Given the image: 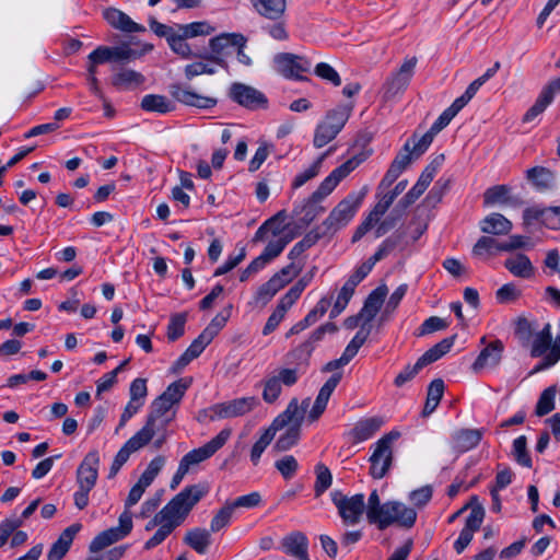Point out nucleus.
<instances>
[{
    "label": "nucleus",
    "mask_w": 560,
    "mask_h": 560,
    "mask_svg": "<svg viewBox=\"0 0 560 560\" xmlns=\"http://www.w3.org/2000/svg\"><path fill=\"white\" fill-rule=\"evenodd\" d=\"M255 10L269 20L280 19L285 11V0H250Z\"/></svg>",
    "instance_id": "72a5a7b5"
},
{
    "label": "nucleus",
    "mask_w": 560,
    "mask_h": 560,
    "mask_svg": "<svg viewBox=\"0 0 560 560\" xmlns=\"http://www.w3.org/2000/svg\"><path fill=\"white\" fill-rule=\"evenodd\" d=\"M326 234L324 231L323 233H319L317 229L312 230L308 232L300 242H298L289 252V259L294 260L299 256H301L306 249L314 246L322 237Z\"/></svg>",
    "instance_id": "a18cd8bd"
},
{
    "label": "nucleus",
    "mask_w": 560,
    "mask_h": 560,
    "mask_svg": "<svg viewBox=\"0 0 560 560\" xmlns=\"http://www.w3.org/2000/svg\"><path fill=\"white\" fill-rule=\"evenodd\" d=\"M191 384V380L179 378L167 386V388L161 394L172 405L179 404L184 397L186 390Z\"/></svg>",
    "instance_id": "c03bdc74"
},
{
    "label": "nucleus",
    "mask_w": 560,
    "mask_h": 560,
    "mask_svg": "<svg viewBox=\"0 0 560 560\" xmlns=\"http://www.w3.org/2000/svg\"><path fill=\"white\" fill-rule=\"evenodd\" d=\"M353 106L352 105H340L329 110L326 114L325 122L334 127L337 131H341L348 121Z\"/></svg>",
    "instance_id": "a19ab883"
},
{
    "label": "nucleus",
    "mask_w": 560,
    "mask_h": 560,
    "mask_svg": "<svg viewBox=\"0 0 560 560\" xmlns=\"http://www.w3.org/2000/svg\"><path fill=\"white\" fill-rule=\"evenodd\" d=\"M316 268L314 267L311 271L301 277L293 287L280 299V303L290 308L301 296L305 288L311 283L314 278Z\"/></svg>",
    "instance_id": "4c0bfd02"
},
{
    "label": "nucleus",
    "mask_w": 560,
    "mask_h": 560,
    "mask_svg": "<svg viewBox=\"0 0 560 560\" xmlns=\"http://www.w3.org/2000/svg\"><path fill=\"white\" fill-rule=\"evenodd\" d=\"M457 335L442 339L440 342L427 350L419 359V366H427L446 354L453 347Z\"/></svg>",
    "instance_id": "473e14b6"
},
{
    "label": "nucleus",
    "mask_w": 560,
    "mask_h": 560,
    "mask_svg": "<svg viewBox=\"0 0 560 560\" xmlns=\"http://www.w3.org/2000/svg\"><path fill=\"white\" fill-rule=\"evenodd\" d=\"M341 378H342V373H340V372L334 373L325 382V384L320 387L318 395L315 399V402L307 416V418L311 422L318 420L319 417L324 413V411L327 407L328 400H329L331 394L334 393V390L336 389V387L338 386V384L340 383Z\"/></svg>",
    "instance_id": "6ab92c4d"
},
{
    "label": "nucleus",
    "mask_w": 560,
    "mask_h": 560,
    "mask_svg": "<svg viewBox=\"0 0 560 560\" xmlns=\"http://www.w3.org/2000/svg\"><path fill=\"white\" fill-rule=\"evenodd\" d=\"M209 492L207 483H196L185 487L177 493L162 511L170 522H179L188 516L194 506Z\"/></svg>",
    "instance_id": "f257e3e1"
},
{
    "label": "nucleus",
    "mask_w": 560,
    "mask_h": 560,
    "mask_svg": "<svg viewBox=\"0 0 560 560\" xmlns=\"http://www.w3.org/2000/svg\"><path fill=\"white\" fill-rule=\"evenodd\" d=\"M145 78L142 73L131 69H121L113 77V85L119 90H132L143 84Z\"/></svg>",
    "instance_id": "f704fd0d"
},
{
    "label": "nucleus",
    "mask_w": 560,
    "mask_h": 560,
    "mask_svg": "<svg viewBox=\"0 0 560 560\" xmlns=\"http://www.w3.org/2000/svg\"><path fill=\"white\" fill-rule=\"evenodd\" d=\"M179 526V522H166L155 532V534L145 541L144 549L151 550L156 546L161 545L172 532Z\"/></svg>",
    "instance_id": "13d9d810"
},
{
    "label": "nucleus",
    "mask_w": 560,
    "mask_h": 560,
    "mask_svg": "<svg viewBox=\"0 0 560 560\" xmlns=\"http://www.w3.org/2000/svg\"><path fill=\"white\" fill-rule=\"evenodd\" d=\"M501 242L491 236H481L472 247V255L482 257L486 254H492L494 250L500 252Z\"/></svg>",
    "instance_id": "e2e57ef3"
},
{
    "label": "nucleus",
    "mask_w": 560,
    "mask_h": 560,
    "mask_svg": "<svg viewBox=\"0 0 560 560\" xmlns=\"http://www.w3.org/2000/svg\"><path fill=\"white\" fill-rule=\"evenodd\" d=\"M366 192L368 188L363 187L361 191H351L339 201L322 224L325 232L337 231L346 226L361 207Z\"/></svg>",
    "instance_id": "7ed1b4c3"
},
{
    "label": "nucleus",
    "mask_w": 560,
    "mask_h": 560,
    "mask_svg": "<svg viewBox=\"0 0 560 560\" xmlns=\"http://www.w3.org/2000/svg\"><path fill=\"white\" fill-rule=\"evenodd\" d=\"M470 509L471 511L466 518L464 528L472 533H476L477 530H479L485 517V509L478 502L477 495L471 497Z\"/></svg>",
    "instance_id": "79ce46f5"
},
{
    "label": "nucleus",
    "mask_w": 560,
    "mask_h": 560,
    "mask_svg": "<svg viewBox=\"0 0 560 560\" xmlns=\"http://www.w3.org/2000/svg\"><path fill=\"white\" fill-rule=\"evenodd\" d=\"M388 293V289L385 284H382L374 289L365 299L363 307L360 310V316H363V323L370 324L381 310L385 298Z\"/></svg>",
    "instance_id": "b1692460"
},
{
    "label": "nucleus",
    "mask_w": 560,
    "mask_h": 560,
    "mask_svg": "<svg viewBox=\"0 0 560 560\" xmlns=\"http://www.w3.org/2000/svg\"><path fill=\"white\" fill-rule=\"evenodd\" d=\"M290 427L281 434L275 443V450L278 452H285L293 447L300 440L301 424L300 422L292 421Z\"/></svg>",
    "instance_id": "ea45409f"
},
{
    "label": "nucleus",
    "mask_w": 560,
    "mask_h": 560,
    "mask_svg": "<svg viewBox=\"0 0 560 560\" xmlns=\"http://www.w3.org/2000/svg\"><path fill=\"white\" fill-rule=\"evenodd\" d=\"M275 467L281 474L283 479L290 480L295 476L299 469V463L293 455H285L276 460Z\"/></svg>",
    "instance_id": "bf43d9fd"
},
{
    "label": "nucleus",
    "mask_w": 560,
    "mask_h": 560,
    "mask_svg": "<svg viewBox=\"0 0 560 560\" xmlns=\"http://www.w3.org/2000/svg\"><path fill=\"white\" fill-rule=\"evenodd\" d=\"M211 530L196 527L186 533L184 542L199 555H205L211 545Z\"/></svg>",
    "instance_id": "7c9ffc66"
},
{
    "label": "nucleus",
    "mask_w": 560,
    "mask_h": 560,
    "mask_svg": "<svg viewBox=\"0 0 560 560\" xmlns=\"http://www.w3.org/2000/svg\"><path fill=\"white\" fill-rule=\"evenodd\" d=\"M280 380L271 376L264 382L262 399L268 404H273L281 394Z\"/></svg>",
    "instance_id": "774afa93"
},
{
    "label": "nucleus",
    "mask_w": 560,
    "mask_h": 560,
    "mask_svg": "<svg viewBox=\"0 0 560 560\" xmlns=\"http://www.w3.org/2000/svg\"><path fill=\"white\" fill-rule=\"evenodd\" d=\"M103 18L114 28L125 33H143L145 27L133 22L128 14L116 8H107L103 11Z\"/></svg>",
    "instance_id": "aec40b11"
},
{
    "label": "nucleus",
    "mask_w": 560,
    "mask_h": 560,
    "mask_svg": "<svg viewBox=\"0 0 560 560\" xmlns=\"http://www.w3.org/2000/svg\"><path fill=\"white\" fill-rule=\"evenodd\" d=\"M294 238L293 234H285L275 241H270L261 253L262 257L270 262L272 259L278 257L285 246Z\"/></svg>",
    "instance_id": "864d4df0"
},
{
    "label": "nucleus",
    "mask_w": 560,
    "mask_h": 560,
    "mask_svg": "<svg viewBox=\"0 0 560 560\" xmlns=\"http://www.w3.org/2000/svg\"><path fill=\"white\" fill-rule=\"evenodd\" d=\"M316 480L314 485L315 497H320L326 490L329 489L332 482V476L327 466L319 463L315 467Z\"/></svg>",
    "instance_id": "09e8293b"
},
{
    "label": "nucleus",
    "mask_w": 560,
    "mask_h": 560,
    "mask_svg": "<svg viewBox=\"0 0 560 560\" xmlns=\"http://www.w3.org/2000/svg\"><path fill=\"white\" fill-rule=\"evenodd\" d=\"M229 97L234 103L249 110L265 109L268 107V98L262 92L241 82L231 84Z\"/></svg>",
    "instance_id": "9b49d317"
},
{
    "label": "nucleus",
    "mask_w": 560,
    "mask_h": 560,
    "mask_svg": "<svg viewBox=\"0 0 560 560\" xmlns=\"http://www.w3.org/2000/svg\"><path fill=\"white\" fill-rule=\"evenodd\" d=\"M119 526L110 527L106 530L101 532L91 541L89 549L91 552H100L108 546L124 539L132 530V516L129 511H124L119 515Z\"/></svg>",
    "instance_id": "0eeeda50"
},
{
    "label": "nucleus",
    "mask_w": 560,
    "mask_h": 560,
    "mask_svg": "<svg viewBox=\"0 0 560 560\" xmlns=\"http://www.w3.org/2000/svg\"><path fill=\"white\" fill-rule=\"evenodd\" d=\"M141 108L145 112L167 114L175 109V105L164 95L148 94L142 97Z\"/></svg>",
    "instance_id": "c9c22d12"
},
{
    "label": "nucleus",
    "mask_w": 560,
    "mask_h": 560,
    "mask_svg": "<svg viewBox=\"0 0 560 560\" xmlns=\"http://www.w3.org/2000/svg\"><path fill=\"white\" fill-rule=\"evenodd\" d=\"M330 152L331 149L323 153L308 168L298 174L292 182V188L298 189L308 180L315 178L319 174L324 160Z\"/></svg>",
    "instance_id": "37998d69"
},
{
    "label": "nucleus",
    "mask_w": 560,
    "mask_h": 560,
    "mask_svg": "<svg viewBox=\"0 0 560 560\" xmlns=\"http://www.w3.org/2000/svg\"><path fill=\"white\" fill-rule=\"evenodd\" d=\"M313 350L314 346H312V341H304L295 349H293L291 352H289L288 357L290 358V362L292 363H296L298 365H307Z\"/></svg>",
    "instance_id": "69168bd1"
},
{
    "label": "nucleus",
    "mask_w": 560,
    "mask_h": 560,
    "mask_svg": "<svg viewBox=\"0 0 560 560\" xmlns=\"http://www.w3.org/2000/svg\"><path fill=\"white\" fill-rule=\"evenodd\" d=\"M514 335L523 348H528L534 337L533 324L526 317H518L515 320Z\"/></svg>",
    "instance_id": "49530a36"
},
{
    "label": "nucleus",
    "mask_w": 560,
    "mask_h": 560,
    "mask_svg": "<svg viewBox=\"0 0 560 560\" xmlns=\"http://www.w3.org/2000/svg\"><path fill=\"white\" fill-rule=\"evenodd\" d=\"M480 429H460L452 435V447L458 453H465L475 448L482 439Z\"/></svg>",
    "instance_id": "5701e85b"
},
{
    "label": "nucleus",
    "mask_w": 560,
    "mask_h": 560,
    "mask_svg": "<svg viewBox=\"0 0 560 560\" xmlns=\"http://www.w3.org/2000/svg\"><path fill=\"white\" fill-rule=\"evenodd\" d=\"M231 429L221 430L213 439L207 442L205 445L198 448H194L184 455L179 464L187 468L189 471L190 467L198 465L199 463L213 456L223 445L228 442L231 436Z\"/></svg>",
    "instance_id": "9d476101"
},
{
    "label": "nucleus",
    "mask_w": 560,
    "mask_h": 560,
    "mask_svg": "<svg viewBox=\"0 0 560 560\" xmlns=\"http://www.w3.org/2000/svg\"><path fill=\"white\" fill-rule=\"evenodd\" d=\"M100 454L97 450L90 451L77 469V482L81 488L93 489L98 477Z\"/></svg>",
    "instance_id": "dca6fc26"
},
{
    "label": "nucleus",
    "mask_w": 560,
    "mask_h": 560,
    "mask_svg": "<svg viewBox=\"0 0 560 560\" xmlns=\"http://www.w3.org/2000/svg\"><path fill=\"white\" fill-rule=\"evenodd\" d=\"M173 406L174 405L167 401L163 396L160 395L156 397L151 404L150 413L147 417L144 425L140 430H147V435L149 434L150 438L153 439L158 420L165 416Z\"/></svg>",
    "instance_id": "bb28decb"
},
{
    "label": "nucleus",
    "mask_w": 560,
    "mask_h": 560,
    "mask_svg": "<svg viewBox=\"0 0 560 560\" xmlns=\"http://www.w3.org/2000/svg\"><path fill=\"white\" fill-rule=\"evenodd\" d=\"M322 200L314 199L312 194L302 207L301 222L304 225L311 224L319 214L325 212V208L320 206Z\"/></svg>",
    "instance_id": "3c124183"
},
{
    "label": "nucleus",
    "mask_w": 560,
    "mask_h": 560,
    "mask_svg": "<svg viewBox=\"0 0 560 560\" xmlns=\"http://www.w3.org/2000/svg\"><path fill=\"white\" fill-rule=\"evenodd\" d=\"M168 93L175 101L186 106H192L200 109L212 108L218 103L217 98L198 94L180 83L171 84L168 86Z\"/></svg>",
    "instance_id": "2eb2a0df"
},
{
    "label": "nucleus",
    "mask_w": 560,
    "mask_h": 560,
    "mask_svg": "<svg viewBox=\"0 0 560 560\" xmlns=\"http://www.w3.org/2000/svg\"><path fill=\"white\" fill-rule=\"evenodd\" d=\"M295 402H293L289 408H285L283 412H281L278 417L273 419L270 427L267 428L262 432L260 438L255 442L250 450V462L253 463L254 466L258 465L262 453L272 442L276 433L279 430H282L284 427L289 425V422L292 419V416L295 413Z\"/></svg>",
    "instance_id": "423d86ee"
},
{
    "label": "nucleus",
    "mask_w": 560,
    "mask_h": 560,
    "mask_svg": "<svg viewBox=\"0 0 560 560\" xmlns=\"http://www.w3.org/2000/svg\"><path fill=\"white\" fill-rule=\"evenodd\" d=\"M287 219V212L285 210L278 211L275 215L266 220L256 231L253 242L259 243L264 242L267 238L268 233L270 232L273 236H279L282 231L283 226L282 223Z\"/></svg>",
    "instance_id": "c756f323"
},
{
    "label": "nucleus",
    "mask_w": 560,
    "mask_h": 560,
    "mask_svg": "<svg viewBox=\"0 0 560 560\" xmlns=\"http://www.w3.org/2000/svg\"><path fill=\"white\" fill-rule=\"evenodd\" d=\"M555 387H548L540 394L535 409L538 417L546 416L555 409Z\"/></svg>",
    "instance_id": "052dcab7"
},
{
    "label": "nucleus",
    "mask_w": 560,
    "mask_h": 560,
    "mask_svg": "<svg viewBox=\"0 0 560 560\" xmlns=\"http://www.w3.org/2000/svg\"><path fill=\"white\" fill-rule=\"evenodd\" d=\"M273 66L282 77L304 81L306 77L303 73L308 72L312 65L305 57L291 52H280L275 56Z\"/></svg>",
    "instance_id": "1a4fd4ad"
},
{
    "label": "nucleus",
    "mask_w": 560,
    "mask_h": 560,
    "mask_svg": "<svg viewBox=\"0 0 560 560\" xmlns=\"http://www.w3.org/2000/svg\"><path fill=\"white\" fill-rule=\"evenodd\" d=\"M370 155V152H361L353 155L351 159L336 167L313 192L314 199L323 200L338 186V184L346 178L352 171H354L361 163H363Z\"/></svg>",
    "instance_id": "39448f33"
},
{
    "label": "nucleus",
    "mask_w": 560,
    "mask_h": 560,
    "mask_svg": "<svg viewBox=\"0 0 560 560\" xmlns=\"http://www.w3.org/2000/svg\"><path fill=\"white\" fill-rule=\"evenodd\" d=\"M526 177L539 190L549 189L553 182L552 172L544 166H535L527 170Z\"/></svg>",
    "instance_id": "58836bf2"
},
{
    "label": "nucleus",
    "mask_w": 560,
    "mask_h": 560,
    "mask_svg": "<svg viewBox=\"0 0 560 560\" xmlns=\"http://www.w3.org/2000/svg\"><path fill=\"white\" fill-rule=\"evenodd\" d=\"M177 28L187 38H192V37L201 36V35H209L214 31V28L211 27L207 22H192L189 24H177Z\"/></svg>",
    "instance_id": "680f3d73"
},
{
    "label": "nucleus",
    "mask_w": 560,
    "mask_h": 560,
    "mask_svg": "<svg viewBox=\"0 0 560 560\" xmlns=\"http://www.w3.org/2000/svg\"><path fill=\"white\" fill-rule=\"evenodd\" d=\"M338 133H339V131H337L334 127H331L330 125H328L325 121H322L320 124H318V126L316 127V130H315L314 140H313L314 147L323 148L324 145L329 143L331 140H334Z\"/></svg>",
    "instance_id": "4d7b16f0"
},
{
    "label": "nucleus",
    "mask_w": 560,
    "mask_h": 560,
    "mask_svg": "<svg viewBox=\"0 0 560 560\" xmlns=\"http://www.w3.org/2000/svg\"><path fill=\"white\" fill-rule=\"evenodd\" d=\"M370 524H375L380 530L386 529L393 524L411 528L417 520V512L404 503L389 501L375 510L374 517H366Z\"/></svg>",
    "instance_id": "f03ea898"
},
{
    "label": "nucleus",
    "mask_w": 560,
    "mask_h": 560,
    "mask_svg": "<svg viewBox=\"0 0 560 560\" xmlns=\"http://www.w3.org/2000/svg\"><path fill=\"white\" fill-rule=\"evenodd\" d=\"M504 345L500 339L488 343L479 353L472 364L474 371H480L485 368H497L502 359Z\"/></svg>",
    "instance_id": "412c9836"
},
{
    "label": "nucleus",
    "mask_w": 560,
    "mask_h": 560,
    "mask_svg": "<svg viewBox=\"0 0 560 560\" xmlns=\"http://www.w3.org/2000/svg\"><path fill=\"white\" fill-rule=\"evenodd\" d=\"M282 546L288 555L299 560H311L307 553L308 540L302 532H293L282 539Z\"/></svg>",
    "instance_id": "a878e982"
},
{
    "label": "nucleus",
    "mask_w": 560,
    "mask_h": 560,
    "mask_svg": "<svg viewBox=\"0 0 560 560\" xmlns=\"http://www.w3.org/2000/svg\"><path fill=\"white\" fill-rule=\"evenodd\" d=\"M504 267L518 278L528 279L534 275V266L525 254H516L506 258Z\"/></svg>",
    "instance_id": "2f4dec72"
},
{
    "label": "nucleus",
    "mask_w": 560,
    "mask_h": 560,
    "mask_svg": "<svg viewBox=\"0 0 560 560\" xmlns=\"http://www.w3.org/2000/svg\"><path fill=\"white\" fill-rule=\"evenodd\" d=\"M552 342L551 325L547 323L542 329L534 335L530 342V355L538 358L548 351Z\"/></svg>",
    "instance_id": "e433bc0d"
},
{
    "label": "nucleus",
    "mask_w": 560,
    "mask_h": 560,
    "mask_svg": "<svg viewBox=\"0 0 560 560\" xmlns=\"http://www.w3.org/2000/svg\"><path fill=\"white\" fill-rule=\"evenodd\" d=\"M512 188L509 185H494L486 189L483 192V205L493 206L497 203L508 205L518 208L524 205V200L516 195L511 194Z\"/></svg>",
    "instance_id": "a211bd4d"
},
{
    "label": "nucleus",
    "mask_w": 560,
    "mask_h": 560,
    "mask_svg": "<svg viewBox=\"0 0 560 560\" xmlns=\"http://www.w3.org/2000/svg\"><path fill=\"white\" fill-rule=\"evenodd\" d=\"M417 57L405 59L398 71L392 73L383 84V93L386 100L402 93L409 85L417 66Z\"/></svg>",
    "instance_id": "f8f14e48"
},
{
    "label": "nucleus",
    "mask_w": 560,
    "mask_h": 560,
    "mask_svg": "<svg viewBox=\"0 0 560 560\" xmlns=\"http://www.w3.org/2000/svg\"><path fill=\"white\" fill-rule=\"evenodd\" d=\"M381 417H371L359 420L350 430L349 435L353 443H360L371 439L383 425Z\"/></svg>",
    "instance_id": "393cba45"
},
{
    "label": "nucleus",
    "mask_w": 560,
    "mask_h": 560,
    "mask_svg": "<svg viewBox=\"0 0 560 560\" xmlns=\"http://www.w3.org/2000/svg\"><path fill=\"white\" fill-rule=\"evenodd\" d=\"M512 229V222L498 212L490 213L480 222V230L489 235H506Z\"/></svg>",
    "instance_id": "cd10ccee"
},
{
    "label": "nucleus",
    "mask_w": 560,
    "mask_h": 560,
    "mask_svg": "<svg viewBox=\"0 0 560 560\" xmlns=\"http://www.w3.org/2000/svg\"><path fill=\"white\" fill-rule=\"evenodd\" d=\"M256 397H242L225 402L214 404L210 407V419H229L244 416L250 412L257 405Z\"/></svg>",
    "instance_id": "ddd939ff"
},
{
    "label": "nucleus",
    "mask_w": 560,
    "mask_h": 560,
    "mask_svg": "<svg viewBox=\"0 0 560 560\" xmlns=\"http://www.w3.org/2000/svg\"><path fill=\"white\" fill-rule=\"evenodd\" d=\"M552 98L549 94V91L546 92L544 89L535 101L534 105L528 108V110L523 116V122H530L537 116L542 114L545 109L552 103Z\"/></svg>",
    "instance_id": "8fccbe9b"
},
{
    "label": "nucleus",
    "mask_w": 560,
    "mask_h": 560,
    "mask_svg": "<svg viewBox=\"0 0 560 560\" xmlns=\"http://www.w3.org/2000/svg\"><path fill=\"white\" fill-rule=\"evenodd\" d=\"M354 290L355 287L351 285L347 281L345 282L330 311V318H335L343 312L352 295L354 294Z\"/></svg>",
    "instance_id": "603ef678"
},
{
    "label": "nucleus",
    "mask_w": 560,
    "mask_h": 560,
    "mask_svg": "<svg viewBox=\"0 0 560 560\" xmlns=\"http://www.w3.org/2000/svg\"><path fill=\"white\" fill-rule=\"evenodd\" d=\"M523 220L525 224H530L533 221H540L548 229H560V206L539 208L529 207L523 212Z\"/></svg>",
    "instance_id": "f3484780"
},
{
    "label": "nucleus",
    "mask_w": 560,
    "mask_h": 560,
    "mask_svg": "<svg viewBox=\"0 0 560 560\" xmlns=\"http://www.w3.org/2000/svg\"><path fill=\"white\" fill-rule=\"evenodd\" d=\"M283 282L278 277H271L267 282L261 284L256 292V301L262 304L268 303L281 289Z\"/></svg>",
    "instance_id": "de8ad7c7"
},
{
    "label": "nucleus",
    "mask_w": 560,
    "mask_h": 560,
    "mask_svg": "<svg viewBox=\"0 0 560 560\" xmlns=\"http://www.w3.org/2000/svg\"><path fill=\"white\" fill-rule=\"evenodd\" d=\"M513 455L518 465L532 468L533 462L527 451V439L525 435H521L514 440Z\"/></svg>",
    "instance_id": "5fc2aeb1"
},
{
    "label": "nucleus",
    "mask_w": 560,
    "mask_h": 560,
    "mask_svg": "<svg viewBox=\"0 0 560 560\" xmlns=\"http://www.w3.org/2000/svg\"><path fill=\"white\" fill-rule=\"evenodd\" d=\"M331 501L338 509V513L346 525H355L360 522L365 509L364 495L362 493L347 497L340 491L331 493Z\"/></svg>",
    "instance_id": "6e6552de"
},
{
    "label": "nucleus",
    "mask_w": 560,
    "mask_h": 560,
    "mask_svg": "<svg viewBox=\"0 0 560 560\" xmlns=\"http://www.w3.org/2000/svg\"><path fill=\"white\" fill-rule=\"evenodd\" d=\"M246 38L242 34H221L210 39L211 54L199 55L198 57L214 62L222 68H228L226 61L220 56L225 49L234 46H245Z\"/></svg>",
    "instance_id": "4468645a"
},
{
    "label": "nucleus",
    "mask_w": 560,
    "mask_h": 560,
    "mask_svg": "<svg viewBox=\"0 0 560 560\" xmlns=\"http://www.w3.org/2000/svg\"><path fill=\"white\" fill-rule=\"evenodd\" d=\"M151 440L152 439L150 438V435L149 434L147 435V430L145 431L139 430L135 435H132L122 445V447L116 454L114 460H116L121 466H124L127 463V460L129 459L130 455L133 452H137L140 448H142L145 445H148L151 442Z\"/></svg>",
    "instance_id": "c85d7f7f"
},
{
    "label": "nucleus",
    "mask_w": 560,
    "mask_h": 560,
    "mask_svg": "<svg viewBox=\"0 0 560 560\" xmlns=\"http://www.w3.org/2000/svg\"><path fill=\"white\" fill-rule=\"evenodd\" d=\"M399 438V432L392 431L382 436L372 445L373 452L370 456V475L374 479H382L390 469L393 464L392 443Z\"/></svg>",
    "instance_id": "20e7f679"
},
{
    "label": "nucleus",
    "mask_w": 560,
    "mask_h": 560,
    "mask_svg": "<svg viewBox=\"0 0 560 560\" xmlns=\"http://www.w3.org/2000/svg\"><path fill=\"white\" fill-rule=\"evenodd\" d=\"M80 529L81 524L79 523L72 524L63 529L58 539L51 545L47 555V560H62Z\"/></svg>",
    "instance_id": "4be33fe9"
},
{
    "label": "nucleus",
    "mask_w": 560,
    "mask_h": 560,
    "mask_svg": "<svg viewBox=\"0 0 560 560\" xmlns=\"http://www.w3.org/2000/svg\"><path fill=\"white\" fill-rule=\"evenodd\" d=\"M185 324H186V314L185 313H178V314L173 315L167 325V339L170 341H175L179 337H182L185 332Z\"/></svg>",
    "instance_id": "0e129e2a"
},
{
    "label": "nucleus",
    "mask_w": 560,
    "mask_h": 560,
    "mask_svg": "<svg viewBox=\"0 0 560 560\" xmlns=\"http://www.w3.org/2000/svg\"><path fill=\"white\" fill-rule=\"evenodd\" d=\"M186 39L187 37L184 36L182 32L175 33L171 38H168L167 44L175 54L188 59L192 57V52L190 46L185 42Z\"/></svg>",
    "instance_id": "338daca9"
},
{
    "label": "nucleus",
    "mask_w": 560,
    "mask_h": 560,
    "mask_svg": "<svg viewBox=\"0 0 560 560\" xmlns=\"http://www.w3.org/2000/svg\"><path fill=\"white\" fill-rule=\"evenodd\" d=\"M233 512L234 509L230 502H226L212 517L210 522V530L212 533H218L226 527L232 520Z\"/></svg>",
    "instance_id": "6e6d98bb"
}]
</instances>
